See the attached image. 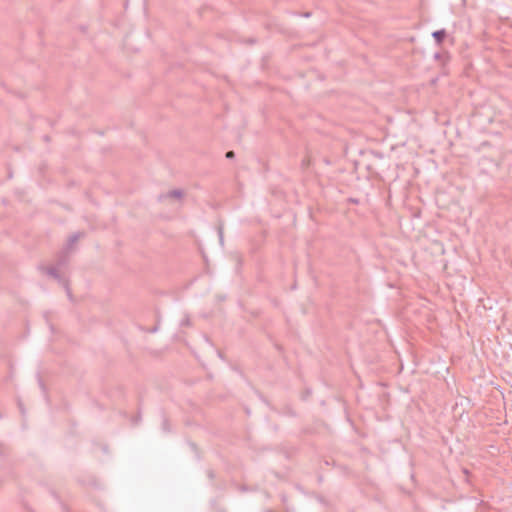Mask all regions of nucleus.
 <instances>
[{
	"label": "nucleus",
	"mask_w": 512,
	"mask_h": 512,
	"mask_svg": "<svg viewBox=\"0 0 512 512\" xmlns=\"http://www.w3.org/2000/svg\"><path fill=\"white\" fill-rule=\"evenodd\" d=\"M169 196L171 197H175V198H181L182 197V193L180 191H173L169 194Z\"/></svg>",
	"instance_id": "2"
},
{
	"label": "nucleus",
	"mask_w": 512,
	"mask_h": 512,
	"mask_svg": "<svg viewBox=\"0 0 512 512\" xmlns=\"http://www.w3.org/2000/svg\"><path fill=\"white\" fill-rule=\"evenodd\" d=\"M433 36L440 43L443 40L444 36H445V32L443 30L436 31V32L433 33Z\"/></svg>",
	"instance_id": "1"
},
{
	"label": "nucleus",
	"mask_w": 512,
	"mask_h": 512,
	"mask_svg": "<svg viewBox=\"0 0 512 512\" xmlns=\"http://www.w3.org/2000/svg\"><path fill=\"white\" fill-rule=\"evenodd\" d=\"M233 156H234V152H233V151H229V152H227V154H226V157H227V158H232Z\"/></svg>",
	"instance_id": "3"
}]
</instances>
